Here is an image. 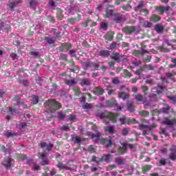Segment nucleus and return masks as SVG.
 I'll list each match as a JSON object with an SVG mask.
<instances>
[{
  "label": "nucleus",
  "mask_w": 176,
  "mask_h": 176,
  "mask_svg": "<svg viewBox=\"0 0 176 176\" xmlns=\"http://www.w3.org/2000/svg\"><path fill=\"white\" fill-rule=\"evenodd\" d=\"M81 85L82 86L89 85H90V81L87 79H84V80H82Z\"/></svg>",
  "instance_id": "nucleus-41"
},
{
  "label": "nucleus",
  "mask_w": 176,
  "mask_h": 176,
  "mask_svg": "<svg viewBox=\"0 0 176 176\" xmlns=\"http://www.w3.org/2000/svg\"><path fill=\"white\" fill-rule=\"evenodd\" d=\"M10 115H13V116H16L17 115V109H10L9 112H8V115L6 116V119H7V120H10L11 119V116Z\"/></svg>",
  "instance_id": "nucleus-16"
},
{
  "label": "nucleus",
  "mask_w": 176,
  "mask_h": 176,
  "mask_svg": "<svg viewBox=\"0 0 176 176\" xmlns=\"http://www.w3.org/2000/svg\"><path fill=\"white\" fill-rule=\"evenodd\" d=\"M160 164H162V166H165L166 164V159L162 158L160 160Z\"/></svg>",
  "instance_id": "nucleus-61"
},
{
  "label": "nucleus",
  "mask_w": 176,
  "mask_h": 176,
  "mask_svg": "<svg viewBox=\"0 0 176 176\" xmlns=\"http://www.w3.org/2000/svg\"><path fill=\"white\" fill-rule=\"evenodd\" d=\"M130 131V129L129 128H124L122 129V135H127L129 134V132Z\"/></svg>",
  "instance_id": "nucleus-44"
},
{
  "label": "nucleus",
  "mask_w": 176,
  "mask_h": 176,
  "mask_svg": "<svg viewBox=\"0 0 176 176\" xmlns=\"http://www.w3.org/2000/svg\"><path fill=\"white\" fill-rule=\"evenodd\" d=\"M114 34L113 32H109L104 35V38L107 41H112V39H113Z\"/></svg>",
  "instance_id": "nucleus-19"
},
{
  "label": "nucleus",
  "mask_w": 176,
  "mask_h": 176,
  "mask_svg": "<svg viewBox=\"0 0 176 176\" xmlns=\"http://www.w3.org/2000/svg\"><path fill=\"white\" fill-rule=\"evenodd\" d=\"M114 16V21L116 23H120L122 21V16L120 14H116L113 13V10L107 9L106 11V14L104 15V19Z\"/></svg>",
  "instance_id": "nucleus-4"
},
{
  "label": "nucleus",
  "mask_w": 176,
  "mask_h": 176,
  "mask_svg": "<svg viewBox=\"0 0 176 176\" xmlns=\"http://www.w3.org/2000/svg\"><path fill=\"white\" fill-rule=\"evenodd\" d=\"M40 146L41 148H46L47 151H52V149L53 148V144L50 143L49 144H47L45 142H41L40 143Z\"/></svg>",
  "instance_id": "nucleus-15"
},
{
  "label": "nucleus",
  "mask_w": 176,
  "mask_h": 176,
  "mask_svg": "<svg viewBox=\"0 0 176 176\" xmlns=\"http://www.w3.org/2000/svg\"><path fill=\"white\" fill-rule=\"evenodd\" d=\"M142 89L143 91V93H144V94H146V91H148V87L143 85L142 86Z\"/></svg>",
  "instance_id": "nucleus-58"
},
{
  "label": "nucleus",
  "mask_w": 176,
  "mask_h": 176,
  "mask_svg": "<svg viewBox=\"0 0 176 176\" xmlns=\"http://www.w3.org/2000/svg\"><path fill=\"white\" fill-rule=\"evenodd\" d=\"M45 108L50 112L53 113L58 111V109H60V108H61V104L56 101V100H50L45 103Z\"/></svg>",
  "instance_id": "nucleus-2"
},
{
  "label": "nucleus",
  "mask_w": 176,
  "mask_h": 176,
  "mask_svg": "<svg viewBox=\"0 0 176 176\" xmlns=\"http://www.w3.org/2000/svg\"><path fill=\"white\" fill-rule=\"evenodd\" d=\"M111 159H112V155L107 154L103 155L101 158L93 156L91 160L92 162L97 163V164H99L101 163V162H106V163H109L111 162Z\"/></svg>",
  "instance_id": "nucleus-3"
},
{
  "label": "nucleus",
  "mask_w": 176,
  "mask_h": 176,
  "mask_svg": "<svg viewBox=\"0 0 176 176\" xmlns=\"http://www.w3.org/2000/svg\"><path fill=\"white\" fill-rule=\"evenodd\" d=\"M30 54L31 56H33V57H38V53L36 52H31Z\"/></svg>",
  "instance_id": "nucleus-63"
},
{
  "label": "nucleus",
  "mask_w": 176,
  "mask_h": 176,
  "mask_svg": "<svg viewBox=\"0 0 176 176\" xmlns=\"http://www.w3.org/2000/svg\"><path fill=\"white\" fill-rule=\"evenodd\" d=\"M38 155H39V158L43 160V164H48L47 153H46V151H45L43 153H40Z\"/></svg>",
  "instance_id": "nucleus-11"
},
{
  "label": "nucleus",
  "mask_w": 176,
  "mask_h": 176,
  "mask_svg": "<svg viewBox=\"0 0 176 176\" xmlns=\"http://www.w3.org/2000/svg\"><path fill=\"white\" fill-rule=\"evenodd\" d=\"M170 160H175L176 159V146H173L170 148V154L169 155Z\"/></svg>",
  "instance_id": "nucleus-12"
},
{
  "label": "nucleus",
  "mask_w": 176,
  "mask_h": 176,
  "mask_svg": "<svg viewBox=\"0 0 176 176\" xmlns=\"http://www.w3.org/2000/svg\"><path fill=\"white\" fill-rule=\"evenodd\" d=\"M151 58H152V56H151L150 55H148L146 58H144L143 61H144V63H150Z\"/></svg>",
  "instance_id": "nucleus-45"
},
{
  "label": "nucleus",
  "mask_w": 176,
  "mask_h": 176,
  "mask_svg": "<svg viewBox=\"0 0 176 176\" xmlns=\"http://www.w3.org/2000/svg\"><path fill=\"white\" fill-rule=\"evenodd\" d=\"M122 31L126 35H130L131 34H133V32H134V31H135V28L134 26L125 27L122 29Z\"/></svg>",
  "instance_id": "nucleus-10"
},
{
  "label": "nucleus",
  "mask_w": 176,
  "mask_h": 176,
  "mask_svg": "<svg viewBox=\"0 0 176 176\" xmlns=\"http://www.w3.org/2000/svg\"><path fill=\"white\" fill-rule=\"evenodd\" d=\"M175 75H176V72H172V73H170V72L166 73V74H165V76H166V78H167L168 79H171V80H174V81H175V80L173 78V77L174 76H175Z\"/></svg>",
  "instance_id": "nucleus-25"
},
{
  "label": "nucleus",
  "mask_w": 176,
  "mask_h": 176,
  "mask_svg": "<svg viewBox=\"0 0 176 176\" xmlns=\"http://www.w3.org/2000/svg\"><path fill=\"white\" fill-rule=\"evenodd\" d=\"M58 119H64L65 118V114H64L63 112L58 113Z\"/></svg>",
  "instance_id": "nucleus-57"
},
{
  "label": "nucleus",
  "mask_w": 176,
  "mask_h": 176,
  "mask_svg": "<svg viewBox=\"0 0 176 176\" xmlns=\"http://www.w3.org/2000/svg\"><path fill=\"white\" fill-rule=\"evenodd\" d=\"M113 168H116V165L111 164L106 168V170H107V171H111V170H113Z\"/></svg>",
  "instance_id": "nucleus-38"
},
{
  "label": "nucleus",
  "mask_w": 176,
  "mask_h": 176,
  "mask_svg": "<svg viewBox=\"0 0 176 176\" xmlns=\"http://www.w3.org/2000/svg\"><path fill=\"white\" fill-rule=\"evenodd\" d=\"M135 98H136L137 101H140V102H144V96L140 94L135 95Z\"/></svg>",
  "instance_id": "nucleus-28"
},
{
  "label": "nucleus",
  "mask_w": 176,
  "mask_h": 176,
  "mask_svg": "<svg viewBox=\"0 0 176 176\" xmlns=\"http://www.w3.org/2000/svg\"><path fill=\"white\" fill-rule=\"evenodd\" d=\"M172 63H173V65H170L169 68H174L176 67V58H172Z\"/></svg>",
  "instance_id": "nucleus-54"
},
{
  "label": "nucleus",
  "mask_w": 176,
  "mask_h": 176,
  "mask_svg": "<svg viewBox=\"0 0 176 176\" xmlns=\"http://www.w3.org/2000/svg\"><path fill=\"white\" fill-rule=\"evenodd\" d=\"M161 19L162 18L160 16L155 14H153L150 17V21H153V23H157V21H160Z\"/></svg>",
  "instance_id": "nucleus-20"
},
{
  "label": "nucleus",
  "mask_w": 176,
  "mask_h": 176,
  "mask_svg": "<svg viewBox=\"0 0 176 176\" xmlns=\"http://www.w3.org/2000/svg\"><path fill=\"white\" fill-rule=\"evenodd\" d=\"M108 27V24L106 23H101V28H103V30H107Z\"/></svg>",
  "instance_id": "nucleus-59"
},
{
  "label": "nucleus",
  "mask_w": 176,
  "mask_h": 176,
  "mask_svg": "<svg viewBox=\"0 0 176 176\" xmlns=\"http://www.w3.org/2000/svg\"><path fill=\"white\" fill-rule=\"evenodd\" d=\"M146 68H147V69H149L150 71H153L154 69L153 66H152L151 65H146Z\"/></svg>",
  "instance_id": "nucleus-60"
},
{
  "label": "nucleus",
  "mask_w": 176,
  "mask_h": 176,
  "mask_svg": "<svg viewBox=\"0 0 176 176\" xmlns=\"http://www.w3.org/2000/svg\"><path fill=\"white\" fill-rule=\"evenodd\" d=\"M57 167L60 170H68V168L61 162H58Z\"/></svg>",
  "instance_id": "nucleus-34"
},
{
  "label": "nucleus",
  "mask_w": 176,
  "mask_h": 176,
  "mask_svg": "<svg viewBox=\"0 0 176 176\" xmlns=\"http://www.w3.org/2000/svg\"><path fill=\"white\" fill-rule=\"evenodd\" d=\"M72 47V45L69 43H63L62 44L60 47V51L61 52H67V50H69Z\"/></svg>",
  "instance_id": "nucleus-14"
},
{
  "label": "nucleus",
  "mask_w": 176,
  "mask_h": 176,
  "mask_svg": "<svg viewBox=\"0 0 176 176\" xmlns=\"http://www.w3.org/2000/svg\"><path fill=\"white\" fill-rule=\"evenodd\" d=\"M87 135H91V140H94V141L96 142H98V140H100V136L101 135L98 132H97L96 134H91L90 132H87Z\"/></svg>",
  "instance_id": "nucleus-13"
},
{
  "label": "nucleus",
  "mask_w": 176,
  "mask_h": 176,
  "mask_svg": "<svg viewBox=\"0 0 176 176\" xmlns=\"http://www.w3.org/2000/svg\"><path fill=\"white\" fill-rule=\"evenodd\" d=\"M127 146L130 148V149H134L135 146L133 144H127L126 143L122 144V147H120L118 148V151L120 155H123V153H125L126 151H127Z\"/></svg>",
  "instance_id": "nucleus-7"
},
{
  "label": "nucleus",
  "mask_w": 176,
  "mask_h": 176,
  "mask_svg": "<svg viewBox=\"0 0 176 176\" xmlns=\"http://www.w3.org/2000/svg\"><path fill=\"white\" fill-rule=\"evenodd\" d=\"M139 113L141 116H149V112L146 111H140Z\"/></svg>",
  "instance_id": "nucleus-46"
},
{
  "label": "nucleus",
  "mask_w": 176,
  "mask_h": 176,
  "mask_svg": "<svg viewBox=\"0 0 176 176\" xmlns=\"http://www.w3.org/2000/svg\"><path fill=\"white\" fill-rule=\"evenodd\" d=\"M151 168H152L151 166L146 165V166H143L142 170L144 173H146V171H149V170H151Z\"/></svg>",
  "instance_id": "nucleus-40"
},
{
  "label": "nucleus",
  "mask_w": 176,
  "mask_h": 176,
  "mask_svg": "<svg viewBox=\"0 0 176 176\" xmlns=\"http://www.w3.org/2000/svg\"><path fill=\"white\" fill-rule=\"evenodd\" d=\"M106 131H108V133H112L115 131V128L112 126H110L106 128Z\"/></svg>",
  "instance_id": "nucleus-37"
},
{
  "label": "nucleus",
  "mask_w": 176,
  "mask_h": 176,
  "mask_svg": "<svg viewBox=\"0 0 176 176\" xmlns=\"http://www.w3.org/2000/svg\"><path fill=\"white\" fill-rule=\"evenodd\" d=\"M57 18L58 20H63V19H64V16H63V11L60 9H58L57 10Z\"/></svg>",
  "instance_id": "nucleus-30"
},
{
  "label": "nucleus",
  "mask_w": 176,
  "mask_h": 176,
  "mask_svg": "<svg viewBox=\"0 0 176 176\" xmlns=\"http://www.w3.org/2000/svg\"><path fill=\"white\" fill-rule=\"evenodd\" d=\"M119 98H122V100H127L129 98V94L125 92H120L118 94Z\"/></svg>",
  "instance_id": "nucleus-22"
},
{
  "label": "nucleus",
  "mask_w": 176,
  "mask_h": 176,
  "mask_svg": "<svg viewBox=\"0 0 176 176\" xmlns=\"http://www.w3.org/2000/svg\"><path fill=\"white\" fill-rule=\"evenodd\" d=\"M6 137H14V135H16V133H14L13 132H10V131H6L5 133Z\"/></svg>",
  "instance_id": "nucleus-35"
},
{
  "label": "nucleus",
  "mask_w": 176,
  "mask_h": 176,
  "mask_svg": "<svg viewBox=\"0 0 176 176\" xmlns=\"http://www.w3.org/2000/svg\"><path fill=\"white\" fill-rule=\"evenodd\" d=\"M133 102H128L127 104V108L130 112H134V106L133 105Z\"/></svg>",
  "instance_id": "nucleus-31"
},
{
  "label": "nucleus",
  "mask_w": 176,
  "mask_h": 176,
  "mask_svg": "<svg viewBox=\"0 0 176 176\" xmlns=\"http://www.w3.org/2000/svg\"><path fill=\"white\" fill-rule=\"evenodd\" d=\"M153 93V96H151V98L153 101H157V99H156V94H160L163 91V87L162 86H158L156 88H153L151 90Z\"/></svg>",
  "instance_id": "nucleus-6"
},
{
  "label": "nucleus",
  "mask_w": 176,
  "mask_h": 176,
  "mask_svg": "<svg viewBox=\"0 0 176 176\" xmlns=\"http://www.w3.org/2000/svg\"><path fill=\"white\" fill-rule=\"evenodd\" d=\"M157 10H158L160 14H163L164 13V7L163 6L157 7Z\"/></svg>",
  "instance_id": "nucleus-39"
},
{
  "label": "nucleus",
  "mask_w": 176,
  "mask_h": 176,
  "mask_svg": "<svg viewBox=\"0 0 176 176\" xmlns=\"http://www.w3.org/2000/svg\"><path fill=\"white\" fill-rule=\"evenodd\" d=\"M12 163H13V159L8 157L3 162V166H4L6 168H10Z\"/></svg>",
  "instance_id": "nucleus-8"
},
{
  "label": "nucleus",
  "mask_w": 176,
  "mask_h": 176,
  "mask_svg": "<svg viewBox=\"0 0 176 176\" xmlns=\"http://www.w3.org/2000/svg\"><path fill=\"white\" fill-rule=\"evenodd\" d=\"M163 123L164 124H167L168 126H173V124H176V119L169 120L168 118H165Z\"/></svg>",
  "instance_id": "nucleus-17"
},
{
  "label": "nucleus",
  "mask_w": 176,
  "mask_h": 176,
  "mask_svg": "<svg viewBox=\"0 0 176 176\" xmlns=\"http://www.w3.org/2000/svg\"><path fill=\"white\" fill-rule=\"evenodd\" d=\"M107 107H117L118 103H116V100L115 99H112L111 100H108L107 102Z\"/></svg>",
  "instance_id": "nucleus-21"
},
{
  "label": "nucleus",
  "mask_w": 176,
  "mask_h": 176,
  "mask_svg": "<svg viewBox=\"0 0 176 176\" xmlns=\"http://www.w3.org/2000/svg\"><path fill=\"white\" fill-rule=\"evenodd\" d=\"M31 102H30V104H38V96H35V95H33L31 97Z\"/></svg>",
  "instance_id": "nucleus-26"
},
{
  "label": "nucleus",
  "mask_w": 176,
  "mask_h": 176,
  "mask_svg": "<svg viewBox=\"0 0 176 176\" xmlns=\"http://www.w3.org/2000/svg\"><path fill=\"white\" fill-rule=\"evenodd\" d=\"M141 13H144L143 16H148L149 12L148 11V10L143 8L140 10Z\"/></svg>",
  "instance_id": "nucleus-48"
},
{
  "label": "nucleus",
  "mask_w": 176,
  "mask_h": 176,
  "mask_svg": "<svg viewBox=\"0 0 176 176\" xmlns=\"http://www.w3.org/2000/svg\"><path fill=\"white\" fill-rule=\"evenodd\" d=\"M112 82L114 85H119V83H120L119 78H118V77H116V78H113L112 79Z\"/></svg>",
  "instance_id": "nucleus-52"
},
{
  "label": "nucleus",
  "mask_w": 176,
  "mask_h": 176,
  "mask_svg": "<svg viewBox=\"0 0 176 176\" xmlns=\"http://www.w3.org/2000/svg\"><path fill=\"white\" fill-rule=\"evenodd\" d=\"M94 93L96 96H102V94H104V89L100 87H98L94 89Z\"/></svg>",
  "instance_id": "nucleus-18"
},
{
  "label": "nucleus",
  "mask_w": 176,
  "mask_h": 176,
  "mask_svg": "<svg viewBox=\"0 0 176 176\" xmlns=\"http://www.w3.org/2000/svg\"><path fill=\"white\" fill-rule=\"evenodd\" d=\"M108 94L111 96V94H115L116 89H112V87H107Z\"/></svg>",
  "instance_id": "nucleus-36"
},
{
  "label": "nucleus",
  "mask_w": 176,
  "mask_h": 176,
  "mask_svg": "<svg viewBox=\"0 0 176 176\" xmlns=\"http://www.w3.org/2000/svg\"><path fill=\"white\" fill-rule=\"evenodd\" d=\"M100 144H102V145H104L106 148H109L110 146H112V140H107L104 138H102L100 140Z\"/></svg>",
  "instance_id": "nucleus-9"
},
{
  "label": "nucleus",
  "mask_w": 176,
  "mask_h": 176,
  "mask_svg": "<svg viewBox=\"0 0 176 176\" xmlns=\"http://www.w3.org/2000/svg\"><path fill=\"white\" fill-rule=\"evenodd\" d=\"M123 78H131V74L129 72V70H124V72L122 74Z\"/></svg>",
  "instance_id": "nucleus-27"
},
{
  "label": "nucleus",
  "mask_w": 176,
  "mask_h": 176,
  "mask_svg": "<svg viewBox=\"0 0 176 176\" xmlns=\"http://www.w3.org/2000/svg\"><path fill=\"white\" fill-rule=\"evenodd\" d=\"M36 6V1H30L31 9H34Z\"/></svg>",
  "instance_id": "nucleus-50"
},
{
  "label": "nucleus",
  "mask_w": 176,
  "mask_h": 176,
  "mask_svg": "<svg viewBox=\"0 0 176 176\" xmlns=\"http://www.w3.org/2000/svg\"><path fill=\"white\" fill-rule=\"evenodd\" d=\"M99 56H102V57H108L109 56V51L108 50H102L99 53Z\"/></svg>",
  "instance_id": "nucleus-24"
},
{
  "label": "nucleus",
  "mask_w": 176,
  "mask_h": 176,
  "mask_svg": "<svg viewBox=\"0 0 176 176\" xmlns=\"http://www.w3.org/2000/svg\"><path fill=\"white\" fill-rule=\"evenodd\" d=\"M72 140L76 144H80V142L82 141V139L80 138V137L76 136V135L73 136Z\"/></svg>",
  "instance_id": "nucleus-29"
},
{
  "label": "nucleus",
  "mask_w": 176,
  "mask_h": 176,
  "mask_svg": "<svg viewBox=\"0 0 176 176\" xmlns=\"http://www.w3.org/2000/svg\"><path fill=\"white\" fill-rule=\"evenodd\" d=\"M83 108H85V109H90L91 108H93V104L86 103L85 105H83Z\"/></svg>",
  "instance_id": "nucleus-47"
},
{
  "label": "nucleus",
  "mask_w": 176,
  "mask_h": 176,
  "mask_svg": "<svg viewBox=\"0 0 176 176\" xmlns=\"http://www.w3.org/2000/svg\"><path fill=\"white\" fill-rule=\"evenodd\" d=\"M115 162L117 164H124V159L123 158H116Z\"/></svg>",
  "instance_id": "nucleus-32"
},
{
  "label": "nucleus",
  "mask_w": 176,
  "mask_h": 176,
  "mask_svg": "<svg viewBox=\"0 0 176 176\" xmlns=\"http://www.w3.org/2000/svg\"><path fill=\"white\" fill-rule=\"evenodd\" d=\"M111 58L116 61H119L120 60V56H119V54L116 53L111 56Z\"/></svg>",
  "instance_id": "nucleus-33"
},
{
  "label": "nucleus",
  "mask_w": 176,
  "mask_h": 176,
  "mask_svg": "<svg viewBox=\"0 0 176 176\" xmlns=\"http://www.w3.org/2000/svg\"><path fill=\"white\" fill-rule=\"evenodd\" d=\"M146 28H151L152 27V23L151 22L145 21L143 24Z\"/></svg>",
  "instance_id": "nucleus-42"
},
{
  "label": "nucleus",
  "mask_w": 176,
  "mask_h": 176,
  "mask_svg": "<svg viewBox=\"0 0 176 176\" xmlns=\"http://www.w3.org/2000/svg\"><path fill=\"white\" fill-rule=\"evenodd\" d=\"M10 57L12 58V60H16V58H17V54L12 53L10 54Z\"/></svg>",
  "instance_id": "nucleus-62"
},
{
  "label": "nucleus",
  "mask_w": 176,
  "mask_h": 176,
  "mask_svg": "<svg viewBox=\"0 0 176 176\" xmlns=\"http://www.w3.org/2000/svg\"><path fill=\"white\" fill-rule=\"evenodd\" d=\"M76 83V81H75V80L66 81V85H68L69 86H72V85H75Z\"/></svg>",
  "instance_id": "nucleus-43"
},
{
  "label": "nucleus",
  "mask_w": 176,
  "mask_h": 176,
  "mask_svg": "<svg viewBox=\"0 0 176 176\" xmlns=\"http://www.w3.org/2000/svg\"><path fill=\"white\" fill-rule=\"evenodd\" d=\"M120 120L122 124H124L126 123V121L127 120V118H126V116H122V118H121Z\"/></svg>",
  "instance_id": "nucleus-56"
},
{
  "label": "nucleus",
  "mask_w": 176,
  "mask_h": 176,
  "mask_svg": "<svg viewBox=\"0 0 176 176\" xmlns=\"http://www.w3.org/2000/svg\"><path fill=\"white\" fill-rule=\"evenodd\" d=\"M45 41L47 42V43H50V44L54 43V40L49 37H46Z\"/></svg>",
  "instance_id": "nucleus-53"
},
{
  "label": "nucleus",
  "mask_w": 176,
  "mask_h": 176,
  "mask_svg": "<svg viewBox=\"0 0 176 176\" xmlns=\"http://www.w3.org/2000/svg\"><path fill=\"white\" fill-rule=\"evenodd\" d=\"M139 127L140 130H143V135H148V134L151 133V129L156 127V124H153L152 125L140 124Z\"/></svg>",
  "instance_id": "nucleus-5"
},
{
  "label": "nucleus",
  "mask_w": 176,
  "mask_h": 176,
  "mask_svg": "<svg viewBox=\"0 0 176 176\" xmlns=\"http://www.w3.org/2000/svg\"><path fill=\"white\" fill-rule=\"evenodd\" d=\"M155 30L157 31V32H162V31H163V28H162V26L157 25L155 26Z\"/></svg>",
  "instance_id": "nucleus-51"
},
{
  "label": "nucleus",
  "mask_w": 176,
  "mask_h": 176,
  "mask_svg": "<svg viewBox=\"0 0 176 176\" xmlns=\"http://www.w3.org/2000/svg\"><path fill=\"white\" fill-rule=\"evenodd\" d=\"M98 116L100 118V119H102L103 123H105V124H108V123H109V120H111L113 123L116 122L117 116L113 113L104 111L100 114Z\"/></svg>",
  "instance_id": "nucleus-1"
},
{
  "label": "nucleus",
  "mask_w": 176,
  "mask_h": 176,
  "mask_svg": "<svg viewBox=\"0 0 176 176\" xmlns=\"http://www.w3.org/2000/svg\"><path fill=\"white\" fill-rule=\"evenodd\" d=\"M18 157H19V160L23 161V160H25V159H27V155H19Z\"/></svg>",
  "instance_id": "nucleus-55"
},
{
  "label": "nucleus",
  "mask_w": 176,
  "mask_h": 176,
  "mask_svg": "<svg viewBox=\"0 0 176 176\" xmlns=\"http://www.w3.org/2000/svg\"><path fill=\"white\" fill-rule=\"evenodd\" d=\"M145 53H146V51L144 50H143L142 51L136 50L133 52V54L135 56H137V57H140V56H144Z\"/></svg>",
  "instance_id": "nucleus-23"
},
{
  "label": "nucleus",
  "mask_w": 176,
  "mask_h": 176,
  "mask_svg": "<svg viewBox=\"0 0 176 176\" xmlns=\"http://www.w3.org/2000/svg\"><path fill=\"white\" fill-rule=\"evenodd\" d=\"M116 47V43H113L111 45H110V49L112 50L113 49H115Z\"/></svg>",
  "instance_id": "nucleus-64"
},
{
  "label": "nucleus",
  "mask_w": 176,
  "mask_h": 176,
  "mask_svg": "<svg viewBox=\"0 0 176 176\" xmlns=\"http://www.w3.org/2000/svg\"><path fill=\"white\" fill-rule=\"evenodd\" d=\"M16 6H17V5H16L15 3H10V4H8V8L11 9V10H13V9L16 8Z\"/></svg>",
  "instance_id": "nucleus-49"
}]
</instances>
